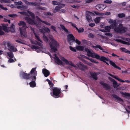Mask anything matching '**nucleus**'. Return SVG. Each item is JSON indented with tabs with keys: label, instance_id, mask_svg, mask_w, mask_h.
<instances>
[{
	"label": "nucleus",
	"instance_id": "nucleus-1",
	"mask_svg": "<svg viewBox=\"0 0 130 130\" xmlns=\"http://www.w3.org/2000/svg\"><path fill=\"white\" fill-rule=\"evenodd\" d=\"M20 26L19 30L21 34V36L22 37H25L26 36V29L28 28L25 22L23 21H20L18 23Z\"/></svg>",
	"mask_w": 130,
	"mask_h": 130
},
{
	"label": "nucleus",
	"instance_id": "nucleus-2",
	"mask_svg": "<svg viewBox=\"0 0 130 130\" xmlns=\"http://www.w3.org/2000/svg\"><path fill=\"white\" fill-rule=\"evenodd\" d=\"M21 75L23 78L25 79L36 80V76L37 75V72L36 71L34 72V75H31L30 73H27L24 72L21 73Z\"/></svg>",
	"mask_w": 130,
	"mask_h": 130
},
{
	"label": "nucleus",
	"instance_id": "nucleus-3",
	"mask_svg": "<svg viewBox=\"0 0 130 130\" xmlns=\"http://www.w3.org/2000/svg\"><path fill=\"white\" fill-rule=\"evenodd\" d=\"M52 92H51V95L54 98H58L60 97V94L61 93V91L60 88L54 87L52 88Z\"/></svg>",
	"mask_w": 130,
	"mask_h": 130
},
{
	"label": "nucleus",
	"instance_id": "nucleus-4",
	"mask_svg": "<svg viewBox=\"0 0 130 130\" xmlns=\"http://www.w3.org/2000/svg\"><path fill=\"white\" fill-rule=\"evenodd\" d=\"M51 42L49 43L51 49L53 52H55L57 51V47L59 44L57 41L54 39H52Z\"/></svg>",
	"mask_w": 130,
	"mask_h": 130
},
{
	"label": "nucleus",
	"instance_id": "nucleus-5",
	"mask_svg": "<svg viewBox=\"0 0 130 130\" xmlns=\"http://www.w3.org/2000/svg\"><path fill=\"white\" fill-rule=\"evenodd\" d=\"M100 60L104 62L106 61H109V63L110 64L114 67L119 70H121V68L117 66L115 63L112 61L110 60L109 58H107L104 56H101L100 59Z\"/></svg>",
	"mask_w": 130,
	"mask_h": 130
},
{
	"label": "nucleus",
	"instance_id": "nucleus-6",
	"mask_svg": "<svg viewBox=\"0 0 130 130\" xmlns=\"http://www.w3.org/2000/svg\"><path fill=\"white\" fill-rule=\"evenodd\" d=\"M125 27H123L122 24H120L119 26L115 28L114 30L116 32L122 33L126 32Z\"/></svg>",
	"mask_w": 130,
	"mask_h": 130
},
{
	"label": "nucleus",
	"instance_id": "nucleus-7",
	"mask_svg": "<svg viewBox=\"0 0 130 130\" xmlns=\"http://www.w3.org/2000/svg\"><path fill=\"white\" fill-rule=\"evenodd\" d=\"M68 42L71 45V43L75 40V38L72 34H69L68 35Z\"/></svg>",
	"mask_w": 130,
	"mask_h": 130
},
{
	"label": "nucleus",
	"instance_id": "nucleus-8",
	"mask_svg": "<svg viewBox=\"0 0 130 130\" xmlns=\"http://www.w3.org/2000/svg\"><path fill=\"white\" fill-rule=\"evenodd\" d=\"M61 59L62 61L66 63V64H69L75 68H77L76 66L72 61H70L69 62L64 57H62Z\"/></svg>",
	"mask_w": 130,
	"mask_h": 130
},
{
	"label": "nucleus",
	"instance_id": "nucleus-9",
	"mask_svg": "<svg viewBox=\"0 0 130 130\" xmlns=\"http://www.w3.org/2000/svg\"><path fill=\"white\" fill-rule=\"evenodd\" d=\"M77 65L79 69L82 71H85L87 69V66L83 64L81 62H79V63H78Z\"/></svg>",
	"mask_w": 130,
	"mask_h": 130
},
{
	"label": "nucleus",
	"instance_id": "nucleus-10",
	"mask_svg": "<svg viewBox=\"0 0 130 130\" xmlns=\"http://www.w3.org/2000/svg\"><path fill=\"white\" fill-rule=\"evenodd\" d=\"M8 47L9 48L8 50L10 51L14 52H16L17 51V48L14 47V46L11 45L10 42H8L7 43Z\"/></svg>",
	"mask_w": 130,
	"mask_h": 130
},
{
	"label": "nucleus",
	"instance_id": "nucleus-11",
	"mask_svg": "<svg viewBox=\"0 0 130 130\" xmlns=\"http://www.w3.org/2000/svg\"><path fill=\"white\" fill-rule=\"evenodd\" d=\"M112 96L113 98H115L116 99H114V100L116 102L118 103H119L120 102H123V100L119 96H117V95L115 94H113L112 95Z\"/></svg>",
	"mask_w": 130,
	"mask_h": 130
},
{
	"label": "nucleus",
	"instance_id": "nucleus-12",
	"mask_svg": "<svg viewBox=\"0 0 130 130\" xmlns=\"http://www.w3.org/2000/svg\"><path fill=\"white\" fill-rule=\"evenodd\" d=\"M55 59V62L59 65H63V63L62 61H61L57 56L56 54H55L54 55Z\"/></svg>",
	"mask_w": 130,
	"mask_h": 130
},
{
	"label": "nucleus",
	"instance_id": "nucleus-13",
	"mask_svg": "<svg viewBox=\"0 0 130 130\" xmlns=\"http://www.w3.org/2000/svg\"><path fill=\"white\" fill-rule=\"evenodd\" d=\"M25 19L26 22L29 24L33 25L35 24V21L33 19L28 17H25Z\"/></svg>",
	"mask_w": 130,
	"mask_h": 130
},
{
	"label": "nucleus",
	"instance_id": "nucleus-14",
	"mask_svg": "<svg viewBox=\"0 0 130 130\" xmlns=\"http://www.w3.org/2000/svg\"><path fill=\"white\" fill-rule=\"evenodd\" d=\"M96 8L98 10L101 11L105 8L106 7L103 4H99L95 6Z\"/></svg>",
	"mask_w": 130,
	"mask_h": 130
},
{
	"label": "nucleus",
	"instance_id": "nucleus-15",
	"mask_svg": "<svg viewBox=\"0 0 130 130\" xmlns=\"http://www.w3.org/2000/svg\"><path fill=\"white\" fill-rule=\"evenodd\" d=\"M44 5V3H37L36 2H30L29 5L36 6H39Z\"/></svg>",
	"mask_w": 130,
	"mask_h": 130
},
{
	"label": "nucleus",
	"instance_id": "nucleus-16",
	"mask_svg": "<svg viewBox=\"0 0 130 130\" xmlns=\"http://www.w3.org/2000/svg\"><path fill=\"white\" fill-rule=\"evenodd\" d=\"M100 84L103 85L104 88H105L106 90H109L110 89L111 87L108 84L104 83L103 81H101L100 82Z\"/></svg>",
	"mask_w": 130,
	"mask_h": 130
},
{
	"label": "nucleus",
	"instance_id": "nucleus-17",
	"mask_svg": "<svg viewBox=\"0 0 130 130\" xmlns=\"http://www.w3.org/2000/svg\"><path fill=\"white\" fill-rule=\"evenodd\" d=\"M109 78L111 82H113V86L114 88H117L119 86V85H117L118 84L117 82L115 79L110 77H109Z\"/></svg>",
	"mask_w": 130,
	"mask_h": 130
},
{
	"label": "nucleus",
	"instance_id": "nucleus-18",
	"mask_svg": "<svg viewBox=\"0 0 130 130\" xmlns=\"http://www.w3.org/2000/svg\"><path fill=\"white\" fill-rule=\"evenodd\" d=\"M42 71L45 77H47L50 74L49 71L45 69H43L42 70Z\"/></svg>",
	"mask_w": 130,
	"mask_h": 130
},
{
	"label": "nucleus",
	"instance_id": "nucleus-19",
	"mask_svg": "<svg viewBox=\"0 0 130 130\" xmlns=\"http://www.w3.org/2000/svg\"><path fill=\"white\" fill-rule=\"evenodd\" d=\"M108 74L109 75H110L113 78H114L118 80L119 81L121 82L122 83H124V82H125V81L120 78H118V77H117L116 76H115V75H112L110 74V73H108Z\"/></svg>",
	"mask_w": 130,
	"mask_h": 130
},
{
	"label": "nucleus",
	"instance_id": "nucleus-20",
	"mask_svg": "<svg viewBox=\"0 0 130 130\" xmlns=\"http://www.w3.org/2000/svg\"><path fill=\"white\" fill-rule=\"evenodd\" d=\"M90 75H91L92 78L96 80H97L98 79V78L97 77V75L95 72H90Z\"/></svg>",
	"mask_w": 130,
	"mask_h": 130
},
{
	"label": "nucleus",
	"instance_id": "nucleus-21",
	"mask_svg": "<svg viewBox=\"0 0 130 130\" xmlns=\"http://www.w3.org/2000/svg\"><path fill=\"white\" fill-rule=\"evenodd\" d=\"M116 41L118 42H120L121 43L123 44L130 45V43L129 42L125 41H124L121 40L120 39H116Z\"/></svg>",
	"mask_w": 130,
	"mask_h": 130
},
{
	"label": "nucleus",
	"instance_id": "nucleus-22",
	"mask_svg": "<svg viewBox=\"0 0 130 130\" xmlns=\"http://www.w3.org/2000/svg\"><path fill=\"white\" fill-rule=\"evenodd\" d=\"M32 81L30 82L29 85L30 87H34L36 86V84L35 82L36 80H31Z\"/></svg>",
	"mask_w": 130,
	"mask_h": 130
},
{
	"label": "nucleus",
	"instance_id": "nucleus-23",
	"mask_svg": "<svg viewBox=\"0 0 130 130\" xmlns=\"http://www.w3.org/2000/svg\"><path fill=\"white\" fill-rule=\"evenodd\" d=\"M117 25L118 24L116 23V22H115L114 23L111 24L110 26L112 29H114L115 28L117 27Z\"/></svg>",
	"mask_w": 130,
	"mask_h": 130
},
{
	"label": "nucleus",
	"instance_id": "nucleus-24",
	"mask_svg": "<svg viewBox=\"0 0 130 130\" xmlns=\"http://www.w3.org/2000/svg\"><path fill=\"white\" fill-rule=\"evenodd\" d=\"M120 50L122 52L130 54V51L128 50L125 48L121 47L120 48Z\"/></svg>",
	"mask_w": 130,
	"mask_h": 130
},
{
	"label": "nucleus",
	"instance_id": "nucleus-25",
	"mask_svg": "<svg viewBox=\"0 0 130 130\" xmlns=\"http://www.w3.org/2000/svg\"><path fill=\"white\" fill-rule=\"evenodd\" d=\"M86 17L87 20L89 22H90L92 21V17L89 15L88 14H86Z\"/></svg>",
	"mask_w": 130,
	"mask_h": 130
},
{
	"label": "nucleus",
	"instance_id": "nucleus-26",
	"mask_svg": "<svg viewBox=\"0 0 130 130\" xmlns=\"http://www.w3.org/2000/svg\"><path fill=\"white\" fill-rule=\"evenodd\" d=\"M92 47L95 50H96V48H98L101 50H103V48L101 47L100 45H97L96 46L92 45Z\"/></svg>",
	"mask_w": 130,
	"mask_h": 130
},
{
	"label": "nucleus",
	"instance_id": "nucleus-27",
	"mask_svg": "<svg viewBox=\"0 0 130 130\" xmlns=\"http://www.w3.org/2000/svg\"><path fill=\"white\" fill-rule=\"evenodd\" d=\"M76 49L78 50L83 51L84 50V47L80 45H77L76 47Z\"/></svg>",
	"mask_w": 130,
	"mask_h": 130
},
{
	"label": "nucleus",
	"instance_id": "nucleus-28",
	"mask_svg": "<svg viewBox=\"0 0 130 130\" xmlns=\"http://www.w3.org/2000/svg\"><path fill=\"white\" fill-rule=\"evenodd\" d=\"M34 35L36 40L38 41H40L41 43L43 42L40 39V37L37 35L36 33H34Z\"/></svg>",
	"mask_w": 130,
	"mask_h": 130
},
{
	"label": "nucleus",
	"instance_id": "nucleus-29",
	"mask_svg": "<svg viewBox=\"0 0 130 130\" xmlns=\"http://www.w3.org/2000/svg\"><path fill=\"white\" fill-rule=\"evenodd\" d=\"M10 31L12 32H14L15 31L14 26L13 24H12L11 25L9 28Z\"/></svg>",
	"mask_w": 130,
	"mask_h": 130
},
{
	"label": "nucleus",
	"instance_id": "nucleus-30",
	"mask_svg": "<svg viewBox=\"0 0 130 130\" xmlns=\"http://www.w3.org/2000/svg\"><path fill=\"white\" fill-rule=\"evenodd\" d=\"M63 5H59L58 6H56L55 7V8L54 9L58 11L60 9L63 7V6H62Z\"/></svg>",
	"mask_w": 130,
	"mask_h": 130
},
{
	"label": "nucleus",
	"instance_id": "nucleus-31",
	"mask_svg": "<svg viewBox=\"0 0 130 130\" xmlns=\"http://www.w3.org/2000/svg\"><path fill=\"white\" fill-rule=\"evenodd\" d=\"M27 13L30 15V16L32 17V18L34 19L35 17V15L34 13L28 10L27 11Z\"/></svg>",
	"mask_w": 130,
	"mask_h": 130
},
{
	"label": "nucleus",
	"instance_id": "nucleus-32",
	"mask_svg": "<svg viewBox=\"0 0 130 130\" xmlns=\"http://www.w3.org/2000/svg\"><path fill=\"white\" fill-rule=\"evenodd\" d=\"M60 27L63 29L64 31L67 33H68L69 32L68 30L65 27V26L62 24L60 25Z\"/></svg>",
	"mask_w": 130,
	"mask_h": 130
},
{
	"label": "nucleus",
	"instance_id": "nucleus-33",
	"mask_svg": "<svg viewBox=\"0 0 130 130\" xmlns=\"http://www.w3.org/2000/svg\"><path fill=\"white\" fill-rule=\"evenodd\" d=\"M102 17H98L96 18L94 20V22L96 24L99 23L100 21L101 18Z\"/></svg>",
	"mask_w": 130,
	"mask_h": 130
},
{
	"label": "nucleus",
	"instance_id": "nucleus-34",
	"mask_svg": "<svg viewBox=\"0 0 130 130\" xmlns=\"http://www.w3.org/2000/svg\"><path fill=\"white\" fill-rule=\"evenodd\" d=\"M32 43L33 44L38 45L39 46H41L42 45V44L41 43L38 42L37 41H35L32 42Z\"/></svg>",
	"mask_w": 130,
	"mask_h": 130
},
{
	"label": "nucleus",
	"instance_id": "nucleus-35",
	"mask_svg": "<svg viewBox=\"0 0 130 130\" xmlns=\"http://www.w3.org/2000/svg\"><path fill=\"white\" fill-rule=\"evenodd\" d=\"M7 54L10 58H12L13 57L14 55L12 52H7Z\"/></svg>",
	"mask_w": 130,
	"mask_h": 130
},
{
	"label": "nucleus",
	"instance_id": "nucleus-36",
	"mask_svg": "<svg viewBox=\"0 0 130 130\" xmlns=\"http://www.w3.org/2000/svg\"><path fill=\"white\" fill-rule=\"evenodd\" d=\"M36 67H35V68H33L31 69L29 73L31 75L33 74H34L33 75H34V73L36 71Z\"/></svg>",
	"mask_w": 130,
	"mask_h": 130
},
{
	"label": "nucleus",
	"instance_id": "nucleus-37",
	"mask_svg": "<svg viewBox=\"0 0 130 130\" xmlns=\"http://www.w3.org/2000/svg\"><path fill=\"white\" fill-rule=\"evenodd\" d=\"M3 28L2 29L5 32H8V30L7 29V27L6 26L5 24H4L3 25Z\"/></svg>",
	"mask_w": 130,
	"mask_h": 130
},
{
	"label": "nucleus",
	"instance_id": "nucleus-38",
	"mask_svg": "<svg viewBox=\"0 0 130 130\" xmlns=\"http://www.w3.org/2000/svg\"><path fill=\"white\" fill-rule=\"evenodd\" d=\"M36 9H38L40 10H46L47 9V8L45 7H42L41 6H38L37 7H36Z\"/></svg>",
	"mask_w": 130,
	"mask_h": 130
},
{
	"label": "nucleus",
	"instance_id": "nucleus-39",
	"mask_svg": "<svg viewBox=\"0 0 130 130\" xmlns=\"http://www.w3.org/2000/svg\"><path fill=\"white\" fill-rule=\"evenodd\" d=\"M125 15L124 13H119L118 14V17L120 18H122L125 17Z\"/></svg>",
	"mask_w": 130,
	"mask_h": 130
},
{
	"label": "nucleus",
	"instance_id": "nucleus-40",
	"mask_svg": "<svg viewBox=\"0 0 130 130\" xmlns=\"http://www.w3.org/2000/svg\"><path fill=\"white\" fill-rule=\"evenodd\" d=\"M66 22L67 23H70L71 24L72 26L74 28H75L76 29V30H77V29H78V28H77L75 24L71 22H68V21H66Z\"/></svg>",
	"mask_w": 130,
	"mask_h": 130
},
{
	"label": "nucleus",
	"instance_id": "nucleus-41",
	"mask_svg": "<svg viewBox=\"0 0 130 130\" xmlns=\"http://www.w3.org/2000/svg\"><path fill=\"white\" fill-rule=\"evenodd\" d=\"M111 28L110 26H105V30H106L107 32H109Z\"/></svg>",
	"mask_w": 130,
	"mask_h": 130
},
{
	"label": "nucleus",
	"instance_id": "nucleus-42",
	"mask_svg": "<svg viewBox=\"0 0 130 130\" xmlns=\"http://www.w3.org/2000/svg\"><path fill=\"white\" fill-rule=\"evenodd\" d=\"M77 30L79 33L83 32L84 31V28L82 27L79 28V29L78 28V29Z\"/></svg>",
	"mask_w": 130,
	"mask_h": 130
},
{
	"label": "nucleus",
	"instance_id": "nucleus-43",
	"mask_svg": "<svg viewBox=\"0 0 130 130\" xmlns=\"http://www.w3.org/2000/svg\"><path fill=\"white\" fill-rule=\"evenodd\" d=\"M19 13H20L21 14L23 15H25L27 16H28V13L24 11H22V12H18Z\"/></svg>",
	"mask_w": 130,
	"mask_h": 130
},
{
	"label": "nucleus",
	"instance_id": "nucleus-44",
	"mask_svg": "<svg viewBox=\"0 0 130 130\" xmlns=\"http://www.w3.org/2000/svg\"><path fill=\"white\" fill-rule=\"evenodd\" d=\"M121 93L123 95H124L126 96H130V94L128 93H124L123 92H121Z\"/></svg>",
	"mask_w": 130,
	"mask_h": 130
},
{
	"label": "nucleus",
	"instance_id": "nucleus-45",
	"mask_svg": "<svg viewBox=\"0 0 130 130\" xmlns=\"http://www.w3.org/2000/svg\"><path fill=\"white\" fill-rule=\"evenodd\" d=\"M87 59H89L91 62H93L96 63H98L99 62L98 61H96V60H94L92 58L89 59L87 58Z\"/></svg>",
	"mask_w": 130,
	"mask_h": 130
},
{
	"label": "nucleus",
	"instance_id": "nucleus-46",
	"mask_svg": "<svg viewBox=\"0 0 130 130\" xmlns=\"http://www.w3.org/2000/svg\"><path fill=\"white\" fill-rule=\"evenodd\" d=\"M43 37L44 40V41H45L46 42H47L48 41V39L47 37L44 34L43 35Z\"/></svg>",
	"mask_w": 130,
	"mask_h": 130
},
{
	"label": "nucleus",
	"instance_id": "nucleus-47",
	"mask_svg": "<svg viewBox=\"0 0 130 130\" xmlns=\"http://www.w3.org/2000/svg\"><path fill=\"white\" fill-rule=\"evenodd\" d=\"M2 27L0 26V36L3 35L5 34L4 32L2 30Z\"/></svg>",
	"mask_w": 130,
	"mask_h": 130
},
{
	"label": "nucleus",
	"instance_id": "nucleus-48",
	"mask_svg": "<svg viewBox=\"0 0 130 130\" xmlns=\"http://www.w3.org/2000/svg\"><path fill=\"white\" fill-rule=\"evenodd\" d=\"M104 3H105L110 4L112 3V1L109 0H106L104 1Z\"/></svg>",
	"mask_w": 130,
	"mask_h": 130
},
{
	"label": "nucleus",
	"instance_id": "nucleus-49",
	"mask_svg": "<svg viewBox=\"0 0 130 130\" xmlns=\"http://www.w3.org/2000/svg\"><path fill=\"white\" fill-rule=\"evenodd\" d=\"M53 4L54 5H58L59 4V2L57 1H53L52 2Z\"/></svg>",
	"mask_w": 130,
	"mask_h": 130
},
{
	"label": "nucleus",
	"instance_id": "nucleus-50",
	"mask_svg": "<svg viewBox=\"0 0 130 130\" xmlns=\"http://www.w3.org/2000/svg\"><path fill=\"white\" fill-rule=\"evenodd\" d=\"M41 22L47 25L50 26L51 25V24L46 21H42Z\"/></svg>",
	"mask_w": 130,
	"mask_h": 130
},
{
	"label": "nucleus",
	"instance_id": "nucleus-51",
	"mask_svg": "<svg viewBox=\"0 0 130 130\" xmlns=\"http://www.w3.org/2000/svg\"><path fill=\"white\" fill-rule=\"evenodd\" d=\"M8 16L10 17L14 18L17 16L16 14H8Z\"/></svg>",
	"mask_w": 130,
	"mask_h": 130
},
{
	"label": "nucleus",
	"instance_id": "nucleus-52",
	"mask_svg": "<svg viewBox=\"0 0 130 130\" xmlns=\"http://www.w3.org/2000/svg\"><path fill=\"white\" fill-rule=\"evenodd\" d=\"M40 48L39 47L37 46H35V45H32L31 47V48L33 49H39Z\"/></svg>",
	"mask_w": 130,
	"mask_h": 130
},
{
	"label": "nucleus",
	"instance_id": "nucleus-53",
	"mask_svg": "<svg viewBox=\"0 0 130 130\" xmlns=\"http://www.w3.org/2000/svg\"><path fill=\"white\" fill-rule=\"evenodd\" d=\"M35 24H33L36 25V26L38 27H41V25L39 23L35 21Z\"/></svg>",
	"mask_w": 130,
	"mask_h": 130
},
{
	"label": "nucleus",
	"instance_id": "nucleus-54",
	"mask_svg": "<svg viewBox=\"0 0 130 130\" xmlns=\"http://www.w3.org/2000/svg\"><path fill=\"white\" fill-rule=\"evenodd\" d=\"M0 8L3 10H7L8 9L6 7H3V6L0 4Z\"/></svg>",
	"mask_w": 130,
	"mask_h": 130
},
{
	"label": "nucleus",
	"instance_id": "nucleus-55",
	"mask_svg": "<svg viewBox=\"0 0 130 130\" xmlns=\"http://www.w3.org/2000/svg\"><path fill=\"white\" fill-rule=\"evenodd\" d=\"M94 37V35L92 33H90L88 35V37L89 38H93Z\"/></svg>",
	"mask_w": 130,
	"mask_h": 130
},
{
	"label": "nucleus",
	"instance_id": "nucleus-56",
	"mask_svg": "<svg viewBox=\"0 0 130 130\" xmlns=\"http://www.w3.org/2000/svg\"><path fill=\"white\" fill-rule=\"evenodd\" d=\"M15 5H21L22 4V3L21 1H19L18 2H15Z\"/></svg>",
	"mask_w": 130,
	"mask_h": 130
},
{
	"label": "nucleus",
	"instance_id": "nucleus-57",
	"mask_svg": "<svg viewBox=\"0 0 130 130\" xmlns=\"http://www.w3.org/2000/svg\"><path fill=\"white\" fill-rule=\"evenodd\" d=\"M105 35H106V36H109V37H112V35L111 33H106V32L105 33Z\"/></svg>",
	"mask_w": 130,
	"mask_h": 130
},
{
	"label": "nucleus",
	"instance_id": "nucleus-58",
	"mask_svg": "<svg viewBox=\"0 0 130 130\" xmlns=\"http://www.w3.org/2000/svg\"><path fill=\"white\" fill-rule=\"evenodd\" d=\"M70 49L73 52H76V50L73 47L71 46H70L69 47Z\"/></svg>",
	"mask_w": 130,
	"mask_h": 130
},
{
	"label": "nucleus",
	"instance_id": "nucleus-59",
	"mask_svg": "<svg viewBox=\"0 0 130 130\" xmlns=\"http://www.w3.org/2000/svg\"><path fill=\"white\" fill-rule=\"evenodd\" d=\"M67 2H68V3H72V2H76L78 3H80V1H77V0H76V1H75L72 2V0H67Z\"/></svg>",
	"mask_w": 130,
	"mask_h": 130
},
{
	"label": "nucleus",
	"instance_id": "nucleus-60",
	"mask_svg": "<svg viewBox=\"0 0 130 130\" xmlns=\"http://www.w3.org/2000/svg\"><path fill=\"white\" fill-rule=\"evenodd\" d=\"M45 30L44 28H43L40 29L39 30L41 32L44 34L45 33Z\"/></svg>",
	"mask_w": 130,
	"mask_h": 130
},
{
	"label": "nucleus",
	"instance_id": "nucleus-61",
	"mask_svg": "<svg viewBox=\"0 0 130 130\" xmlns=\"http://www.w3.org/2000/svg\"><path fill=\"white\" fill-rule=\"evenodd\" d=\"M74 41H75L78 45H80L81 43L80 41L77 39L76 40L75 39V40Z\"/></svg>",
	"mask_w": 130,
	"mask_h": 130
},
{
	"label": "nucleus",
	"instance_id": "nucleus-62",
	"mask_svg": "<svg viewBox=\"0 0 130 130\" xmlns=\"http://www.w3.org/2000/svg\"><path fill=\"white\" fill-rule=\"evenodd\" d=\"M51 28L53 30H54L56 32H57V31L56 30V27H55V26L53 25H52L51 27Z\"/></svg>",
	"mask_w": 130,
	"mask_h": 130
},
{
	"label": "nucleus",
	"instance_id": "nucleus-63",
	"mask_svg": "<svg viewBox=\"0 0 130 130\" xmlns=\"http://www.w3.org/2000/svg\"><path fill=\"white\" fill-rule=\"evenodd\" d=\"M92 54H93V53L90 51L89 52H88V53H87V55L88 56L91 57V56Z\"/></svg>",
	"mask_w": 130,
	"mask_h": 130
},
{
	"label": "nucleus",
	"instance_id": "nucleus-64",
	"mask_svg": "<svg viewBox=\"0 0 130 130\" xmlns=\"http://www.w3.org/2000/svg\"><path fill=\"white\" fill-rule=\"evenodd\" d=\"M94 57H95V58H96L98 59H99L100 60L101 58L100 56L99 55L96 54L95 55V56Z\"/></svg>",
	"mask_w": 130,
	"mask_h": 130
}]
</instances>
